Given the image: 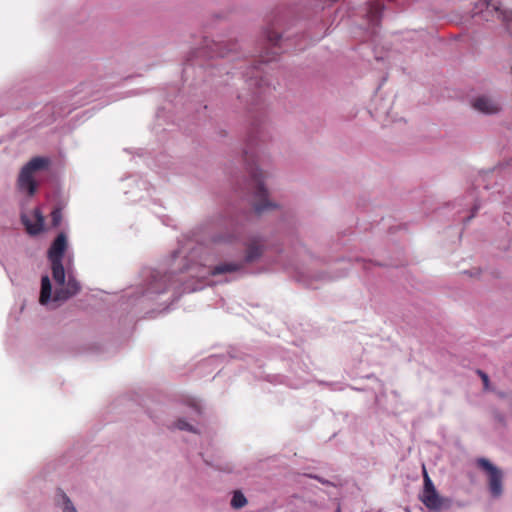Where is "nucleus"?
Masks as SVG:
<instances>
[{
    "mask_svg": "<svg viewBox=\"0 0 512 512\" xmlns=\"http://www.w3.org/2000/svg\"><path fill=\"white\" fill-rule=\"evenodd\" d=\"M68 241L64 233H60L53 241L48 250V258L52 265V276L55 281V289L52 292V286L48 276L42 277L40 303L45 305L51 301H64L75 295L80 287L72 278L66 281L65 270L62 265V258L67 249Z\"/></svg>",
    "mask_w": 512,
    "mask_h": 512,
    "instance_id": "f257e3e1",
    "label": "nucleus"
},
{
    "mask_svg": "<svg viewBox=\"0 0 512 512\" xmlns=\"http://www.w3.org/2000/svg\"><path fill=\"white\" fill-rule=\"evenodd\" d=\"M424 488L420 496L421 502L430 510L441 511L447 510L451 507V500L439 495L435 486L424 469Z\"/></svg>",
    "mask_w": 512,
    "mask_h": 512,
    "instance_id": "f03ea898",
    "label": "nucleus"
},
{
    "mask_svg": "<svg viewBox=\"0 0 512 512\" xmlns=\"http://www.w3.org/2000/svg\"><path fill=\"white\" fill-rule=\"evenodd\" d=\"M480 468L488 474L489 490L493 497H499L502 494V472L494 466L489 460L480 458L477 461Z\"/></svg>",
    "mask_w": 512,
    "mask_h": 512,
    "instance_id": "7ed1b4c3",
    "label": "nucleus"
},
{
    "mask_svg": "<svg viewBox=\"0 0 512 512\" xmlns=\"http://www.w3.org/2000/svg\"><path fill=\"white\" fill-rule=\"evenodd\" d=\"M383 8L379 1H372L363 9V15L367 19L371 35L376 34V29L380 25Z\"/></svg>",
    "mask_w": 512,
    "mask_h": 512,
    "instance_id": "20e7f679",
    "label": "nucleus"
},
{
    "mask_svg": "<svg viewBox=\"0 0 512 512\" xmlns=\"http://www.w3.org/2000/svg\"><path fill=\"white\" fill-rule=\"evenodd\" d=\"M486 9L494 11L497 17L501 19L509 32L512 34V10L502 9V2L498 0H484Z\"/></svg>",
    "mask_w": 512,
    "mask_h": 512,
    "instance_id": "39448f33",
    "label": "nucleus"
},
{
    "mask_svg": "<svg viewBox=\"0 0 512 512\" xmlns=\"http://www.w3.org/2000/svg\"><path fill=\"white\" fill-rule=\"evenodd\" d=\"M473 108L485 114H494L500 110V105L490 97L480 96L474 100Z\"/></svg>",
    "mask_w": 512,
    "mask_h": 512,
    "instance_id": "423d86ee",
    "label": "nucleus"
},
{
    "mask_svg": "<svg viewBox=\"0 0 512 512\" xmlns=\"http://www.w3.org/2000/svg\"><path fill=\"white\" fill-rule=\"evenodd\" d=\"M22 221L26 226L28 233L38 234L43 230L44 218L39 210H35L31 215V219L27 216H22Z\"/></svg>",
    "mask_w": 512,
    "mask_h": 512,
    "instance_id": "0eeeda50",
    "label": "nucleus"
},
{
    "mask_svg": "<svg viewBox=\"0 0 512 512\" xmlns=\"http://www.w3.org/2000/svg\"><path fill=\"white\" fill-rule=\"evenodd\" d=\"M18 185L22 191H26L30 196L34 195L36 192V183L33 179V174L24 169L21 170Z\"/></svg>",
    "mask_w": 512,
    "mask_h": 512,
    "instance_id": "6e6552de",
    "label": "nucleus"
},
{
    "mask_svg": "<svg viewBox=\"0 0 512 512\" xmlns=\"http://www.w3.org/2000/svg\"><path fill=\"white\" fill-rule=\"evenodd\" d=\"M48 165V160L45 158L36 157L28 162L22 169L33 174L34 171L44 168Z\"/></svg>",
    "mask_w": 512,
    "mask_h": 512,
    "instance_id": "1a4fd4ad",
    "label": "nucleus"
},
{
    "mask_svg": "<svg viewBox=\"0 0 512 512\" xmlns=\"http://www.w3.org/2000/svg\"><path fill=\"white\" fill-rule=\"evenodd\" d=\"M247 503V500L245 498V496L240 493V492H235L234 495H233V498L231 500V505L238 509V508H242L243 506H245Z\"/></svg>",
    "mask_w": 512,
    "mask_h": 512,
    "instance_id": "9d476101",
    "label": "nucleus"
},
{
    "mask_svg": "<svg viewBox=\"0 0 512 512\" xmlns=\"http://www.w3.org/2000/svg\"><path fill=\"white\" fill-rule=\"evenodd\" d=\"M477 373H478V375H479V376L481 377V379H482L484 389H485V390H489V384H490V383H489V377H488V375H487L485 372L481 371V370H478V371H477Z\"/></svg>",
    "mask_w": 512,
    "mask_h": 512,
    "instance_id": "9b49d317",
    "label": "nucleus"
},
{
    "mask_svg": "<svg viewBox=\"0 0 512 512\" xmlns=\"http://www.w3.org/2000/svg\"><path fill=\"white\" fill-rule=\"evenodd\" d=\"M234 268L230 267V266H220V267H217L215 269V273H222V272H226V271H231L233 270Z\"/></svg>",
    "mask_w": 512,
    "mask_h": 512,
    "instance_id": "f8f14e48",
    "label": "nucleus"
},
{
    "mask_svg": "<svg viewBox=\"0 0 512 512\" xmlns=\"http://www.w3.org/2000/svg\"><path fill=\"white\" fill-rule=\"evenodd\" d=\"M64 512H77L75 507L70 503V501H67Z\"/></svg>",
    "mask_w": 512,
    "mask_h": 512,
    "instance_id": "ddd939ff",
    "label": "nucleus"
},
{
    "mask_svg": "<svg viewBox=\"0 0 512 512\" xmlns=\"http://www.w3.org/2000/svg\"><path fill=\"white\" fill-rule=\"evenodd\" d=\"M60 220H61L60 214L59 213H54L53 214L54 225H58L60 223Z\"/></svg>",
    "mask_w": 512,
    "mask_h": 512,
    "instance_id": "4468645a",
    "label": "nucleus"
},
{
    "mask_svg": "<svg viewBox=\"0 0 512 512\" xmlns=\"http://www.w3.org/2000/svg\"><path fill=\"white\" fill-rule=\"evenodd\" d=\"M339 512V511H338Z\"/></svg>",
    "mask_w": 512,
    "mask_h": 512,
    "instance_id": "2eb2a0df",
    "label": "nucleus"
}]
</instances>
